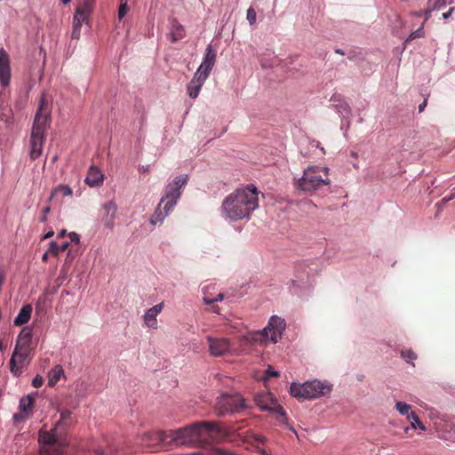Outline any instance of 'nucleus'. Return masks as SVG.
I'll list each match as a JSON object with an SVG mask.
<instances>
[{"instance_id": "obj_1", "label": "nucleus", "mask_w": 455, "mask_h": 455, "mask_svg": "<svg viewBox=\"0 0 455 455\" xmlns=\"http://www.w3.org/2000/svg\"><path fill=\"white\" fill-rule=\"evenodd\" d=\"M225 431L215 422H197L175 431L146 433L143 444L153 448L170 449L172 446H195L216 443L225 437Z\"/></svg>"}, {"instance_id": "obj_2", "label": "nucleus", "mask_w": 455, "mask_h": 455, "mask_svg": "<svg viewBox=\"0 0 455 455\" xmlns=\"http://www.w3.org/2000/svg\"><path fill=\"white\" fill-rule=\"evenodd\" d=\"M259 191L253 185L237 188L222 202L221 213L225 219L237 221L249 219L259 207Z\"/></svg>"}, {"instance_id": "obj_3", "label": "nucleus", "mask_w": 455, "mask_h": 455, "mask_svg": "<svg viewBox=\"0 0 455 455\" xmlns=\"http://www.w3.org/2000/svg\"><path fill=\"white\" fill-rule=\"evenodd\" d=\"M71 414L68 410L62 411L60 420L51 431H39L40 455H64L69 442L60 428H67L72 424Z\"/></svg>"}, {"instance_id": "obj_4", "label": "nucleus", "mask_w": 455, "mask_h": 455, "mask_svg": "<svg viewBox=\"0 0 455 455\" xmlns=\"http://www.w3.org/2000/svg\"><path fill=\"white\" fill-rule=\"evenodd\" d=\"M188 181V175H180L175 177L172 182L166 186L163 197L149 219L150 224L155 226L163 223L164 218L172 212L180 200L181 188L187 185Z\"/></svg>"}, {"instance_id": "obj_5", "label": "nucleus", "mask_w": 455, "mask_h": 455, "mask_svg": "<svg viewBox=\"0 0 455 455\" xmlns=\"http://www.w3.org/2000/svg\"><path fill=\"white\" fill-rule=\"evenodd\" d=\"M285 327L286 323L283 318L273 315L261 331L250 332L243 339L251 345L267 346L270 342L275 344L281 339Z\"/></svg>"}, {"instance_id": "obj_6", "label": "nucleus", "mask_w": 455, "mask_h": 455, "mask_svg": "<svg viewBox=\"0 0 455 455\" xmlns=\"http://www.w3.org/2000/svg\"><path fill=\"white\" fill-rule=\"evenodd\" d=\"M329 169L316 165L308 166L305 169L301 178L296 180L297 189L306 193H312L322 187L330 185Z\"/></svg>"}, {"instance_id": "obj_7", "label": "nucleus", "mask_w": 455, "mask_h": 455, "mask_svg": "<svg viewBox=\"0 0 455 455\" xmlns=\"http://www.w3.org/2000/svg\"><path fill=\"white\" fill-rule=\"evenodd\" d=\"M245 407L244 399L239 394L221 395L215 403V411L220 417L239 412Z\"/></svg>"}, {"instance_id": "obj_8", "label": "nucleus", "mask_w": 455, "mask_h": 455, "mask_svg": "<svg viewBox=\"0 0 455 455\" xmlns=\"http://www.w3.org/2000/svg\"><path fill=\"white\" fill-rule=\"evenodd\" d=\"M51 112L52 106L46 100L45 94L42 93L31 132L44 134L51 122Z\"/></svg>"}, {"instance_id": "obj_9", "label": "nucleus", "mask_w": 455, "mask_h": 455, "mask_svg": "<svg viewBox=\"0 0 455 455\" xmlns=\"http://www.w3.org/2000/svg\"><path fill=\"white\" fill-rule=\"evenodd\" d=\"M210 355L215 357L226 355H238L240 353L237 349H233L230 340L227 338H218L208 336L206 338Z\"/></svg>"}, {"instance_id": "obj_10", "label": "nucleus", "mask_w": 455, "mask_h": 455, "mask_svg": "<svg viewBox=\"0 0 455 455\" xmlns=\"http://www.w3.org/2000/svg\"><path fill=\"white\" fill-rule=\"evenodd\" d=\"M307 395L306 399H315L325 395L331 391V387L326 383L321 382L318 379L307 381Z\"/></svg>"}, {"instance_id": "obj_11", "label": "nucleus", "mask_w": 455, "mask_h": 455, "mask_svg": "<svg viewBox=\"0 0 455 455\" xmlns=\"http://www.w3.org/2000/svg\"><path fill=\"white\" fill-rule=\"evenodd\" d=\"M254 402L261 411H270L277 404L275 396L267 390L258 392L254 395Z\"/></svg>"}, {"instance_id": "obj_12", "label": "nucleus", "mask_w": 455, "mask_h": 455, "mask_svg": "<svg viewBox=\"0 0 455 455\" xmlns=\"http://www.w3.org/2000/svg\"><path fill=\"white\" fill-rule=\"evenodd\" d=\"M11 79V67L10 57L7 52L0 49V84L5 87L10 84Z\"/></svg>"}, {"instance_id": "obj_13", "label": "nucleus", "mask_w": 455, "mask_h": 455, "mask_svg": "<svg viewBox=\"0 0 455 455\" xmlns=\"http://www.w3.org/2000/svg\"><path fill=\"white\" fill-rule=\"evenodd\" d=\"M102 210L104 212L102 222L106 228L112 229L116 217L117 205L114 201H108L102 205Z\"/></svg>"}, {"instance_id": "obj_14", "label": "nucleus", "mask_w": 455, "mask_h": 455, "mask_svg": "<svg viewBox=\"0 0 455 455\" xmlns=\"http://www.w3.org/2000/svg\"><path fill=\"white\" fill-rule=\"evenodd\" d=\"M45 140L44 134H36L31 132L30 138V157L33 160L37 159L42 155L43 146Z\"/></svg>"}, {"instance_id": "obj_15", "label": "nucleus", "mask_w": 455, "mask_h": 455, "mask_svg": "<svg viewBox=\"0 0 455 455\" xmlns=\"http://www.w3.org/2000/svg\"><path fill=\"white\" fill-rule=\"evenodd\" d=\"M164 303L161 302L147 310L144 315L145 324L151 329H157V315L162 312Z\"/></svg>"}, {"instance_id": "obj_16", "label": "nucleus", "mask_w": 455, "mask_h": 455, "mask_svg": "<svg viewBox=\"0 0 455 455\" xmlns=\"http://www.w3.org/2000/svg\"><path fill=\"white\" fill-rule=\"evenodd\" d=\"M104 175L100 170L94 165L89 168L84 182L90 187H98L102 184Z\"/></svg>"}, {"instance_id": "obj_17", "label": "nucleus", "mask_w": 455, "mask_h": 455, "mask_svg": "<svg viewBox=\"0 0 455 455\" xmlns=\"http://www.w3.org/2000/svg\"><path fill=\"white\" fill-rule=\"evenodd\" d=\"M28 358V355H23L18 353L13 352L12 356L10 360V370L11 372L19 376L21 374V370L25 365L26 360Z\"/></svg>"}, {"instance_id": "obj_18", "label": "nucleus", "mask_w": 455, "mask_h": 455, "mask_svg": "<svg viewBox=\"0 0 455 455\" xmlns=\"http://www.w3.org/2000/svg\"><path fill=\"white\" fill-rule=\"evenodd\" d=\"M169 35L171 41L173 43L183 39L186 36L184 27L180 24L176 19L172 20Z\"/></svg>"}, {"instance_id": "obj_19", "label": "nucleus", "mask_w": 455, "mask_h": 455, "mask_svg": "<svg viewBox=\"0 0 455 455\" xmlns=\"http://www.w3.org/2000/svg\"><path fill=\"white\" fill-rule=\"evenodd\" d=\"M32 310L30 304L24 305L13 321L14 325L21 326L27 323L31 317Z\"/></svg>"}, {"instance_id": "obj_20", "label": "nucleus", "mask_w": 455, "mask_h": 455, "mask_svg": "<svg viewBox=\"0 0 455 455\" xmlns=\"http://www.w3.org/2000/svg\"><path fill=\"white\" fill-rule=\"evenodd\" d=\"M88 18L89 16L85 15L84 13H79L76 12L73 20V29L71 34L73 39H78L80 37L82 24L83 22L86 21Z\"/></svg>"}, {"instance_id": "obj_21", "label": "nucleus", "mask_w": 455, "mask_h": 455, "mask_svg": "<svg viewBox=\"0 0 455 455\" xmlns=\"http://www.w3.org/2000/svg\"><path fill=\"white\" fill-rule=\"evenodd\" d=\"M453 0H428L427 9L425 11L426 18L425 20H428L431 16V12L439 10L447 4H451Z\"/></svg>"}, {"instance_id": "obj_22", "label": "nucleus", "mask_w": 455, "mask_h": 455, "mask_svg": "<svg viewBox=\"0 0 455 455\" xmlns=\"http://www.w3.org/2000/svg\"><path fill=\"white\" fill-rule=\"evenodd\" d=\"M307 388V382L303 384L293 382L290 387V394L298 399H306Z\"/></svg>"}, {"instance_id": "obj_23", "label": "nucleus", "mask_w": 455, "mask_h": 455, "mask_svg": "<svg viewBox=\"0 0 455 455\" xmlns=\"http://www.w3.org/2000/svg\"><path fill=\"white\" fill-rule=\"evenodd\" d=\"M58 195H61L63 197L72 196L73 190L68 185H58L57 187L52 189L51 196L48 199V203L52 201Z\"/></svg>"}, {"instance_id": "obj_24", "label": "nucleus", "mask_w": 455, "mask_h": 455, "mask_svg": "<svg viewBox=\"0 0 455 455\" xmlns=\"http://www.w3.org/2000/svg\"><path fill=\"white\" fill-rule=\"evenodd\" d=\"M35 399L32 395H28L26 396H23L20 400V410L24 412V414L30 415L32 413V409L34 407Z\"/></svg>"}, {"instance_id": "obj_25", "label": "nucleus", "mask_w": 455, "mask_h": 455, "mask_svg": "<svg viewBox=\"0 0 455 455\" xmlns=\"http://www.w3.org/2000/svg\"><path fill=\"white\" fill-rule=\"evenodd\" d=\"M63 374V368L60 365H55L49 372L48 386L54 387Z\"/></svg>"}, {"instance_id": "obj_26", "label": "nucleus", "mask_w": 455, "mask_h": 455, "mask_svg": "<svg viewBox=\"0 0 455 455\" xmlns=\"http://www.w3.org/2000/svg\"><path fill=\"white\" fill-rule=\"evenodd\" d=\"M216 61V52L212 49V46L209 44L205 49V54L203 62L206 68L214 66Z\"/></svg>"}, {"instance_id": "obj_27", "label": "nucleus", "mask_w": 455, "mask_h": 455, "mask_svg": "<svg viewBox=\"0 0 455 455\" xmlns=\"http://www.w3.org/2000/svg\"><path fill=\"white\" fill-rule=\"evenodd\" d=\"M79 4L76 8V12L84 13L87 16H90L92 7L94 5L95 0H78Z\"/></svg>"}, {"instance_id": "obj_28", "label": "nucleus", "mask_w": 455, "mask_h": 455, "mask_svg": "<svg viewBox=\"0 0 455 455\" xmlns=\"http://www.w3.org/2000/svg\"><path fill=\"white\" fill-rule=\"evenodd\" d=\"M203 299L205 304L211 305L214 302L221 301L224 299V294L222 292H220L217 294L216 297H212V294H210V286H207L204 289Z\"/></svg>"}, {"instance_id": "obj_29", "label": "nucleus", "mask_w": 455, "mask_h": 455, "mask_svg": "<svg viewBox=\"0 0 455 455\" xmlns=\"http://www.w3.org/2000/svg\"><path fill=\"white\" fill-rule=\"evenodd\" d=\"M270 412H273L275 416V419L276 421L279 423V424H284L286 423L287 421V416H286V413L283 410V408L279 405V404H276L273 409L272 411H270Z\"/></svg>"}, {"instance_id": "obj_30", "label": "nucleus", "mask_w": 455, "mask_h": 455, "mask_svg": "<svg viewBox=\"0 0 455 455\" xmlns=\"http://www.w3.org/2000/svg\"><path fill=\"white\" fill-rule=\"evenodd\" d=\"M68 242H64L60 244H58L56 242L52 241L50 243L49 251L51 254L57 256L60 251H66L68 248Z\"/></svg>"}, {"instance_id": "obj_31", "label": "nucleus", "mask_w": 455, "mask_h": 455, "mask_svg": "<svg viewBox=\"0 0 455 455\" xmlns=\"http://www.w3.org/2000/svg\"><path fill=\"white\" fill-rule=\"evenodd\" d=\"M31 339H32V331L28 327H25L22 329V331L19 334L17 342L31 345Z\"/></svg>"}, {"instance_id": "obj_32", "label": "nucleus", "mask_w": 455, "mask_h": 455, "mask_svg": "<svg viewBox=\"0 0 455 455\" xmlns=\"http://www.w3.org/2000/svg\"><path fill=\"white\" fill-rule=\"evenodd\" d=\"M202 86L203 85H201L200 84H194V81H190V83L188 85V92L189 97L192 99H196L199 95Z\"/></svg>"}, {"instance_id": "obj_33", "label": "nucleus", "mask_w": 455, "mask_h": 455, "mask_svg": "<svg viewBox=\"0 0 455 455\" xmlns=\"http://www.w3.org/2000/svg\"><path fill=\"white\" fill-rule=\"evenodd\" d=\"M30 351H31V345L16 342V347H15V349L13 352L23 355L29 356Z\"/></svg>"}, {"instance_id": "obj_34", "label": "nucleus", "mask_w": 455, "mask_h": 455, "mask_svg": "<svg viewBox=\"0 0 455 455\" xmlns=\"http://www.w3.org/2000/svg\"><path fill=\"white\" fill-rule=\"evenodd\" d=\"M395 409L399 411L400 414L408 416V414L411 413L410 411L411 406L403 402H396Z\"/></svg>"}, {"instance_id": "obj_35", "label": "nucleus", "mask_w": 455, "mask_h": 455, "mask_svg": "<svg viewBox=\"0 0 455 455\" xmlns=\"http://www.w3.org/2000/svg\"><path fill=\"white\" fill-rule=\"evenodd\" d=\"M424 24L421 25L420 28H419L417 30L411 33V35L408 36V38L405 40V43H409L416 38H420L424 36V30H423Z\"/></svg>"}, {"instance_id": "obj_36", "label": "nucleus", "mask_w": 455, "mask_h": 455, "mask_svg": "<svg viewBox=\"0 0 455 455\" xmlns=\"http://www.w3.org/2000/svg\"><path fill=\"white\" fill-rule=\"evenodd\" d=\"M401 355L407 363H411L417 358V355L411 349L403 350Z\"/></svg>"}, {"instance_id": "obj_37", "label": "nucleus", "mask_w": 455, "mask_h": 455, "mask_svg": "<svg viewBox=\"0 0 455 455\" xmlns=\"http://www.w3.org/2000/svg\"><path fill=\"white\" fill-rule=\"evenodd\" d=\"M207 77L208 76H204V73L196 70L191 81H194V84L197 83L203 85Z\"/></svg>"}, {"instance_id": "obj_38", "label": "nucleus", "mask_w": 455, "mask_h": 455, "mask_svg": "<svg viewBox=\"0 0 455 455\" xmlns=\"http://www.w3.org/2000/svg\"><path fill=\"white\" fill-rule=\"evenodd\" d=\"M129 11V7L127 5V3H123L120 4V7H119V10H118V18L119 20H122L125 15L126 13L128 12Z\"/></svg>"}, {"instance_id": "obj_39", "label": "nucleus", "mask_w": 455, "mask_h": 455, "mask_svg": "<svg viewBox=\"0 0 455 455\" xmlns=\"http://www.w3.org/2000/svg\"><path fill=\"white\" fill-rule=\"evenodd\" d=\"M247 20L250 24H253L256 21V12L252 7L247 10Z\"/></svg>"}, {"instance_id": "obj_40", "label": "nucleus", "mask_w": 455, "mask_h": 455, "mask_svg": "<svg viewBox=\"0 0 455 455\" xmlns=\"http://www.w3.org/2000/svg\"><path fill=\"white\" fill-rule=\"evenodd\" d=\"M51 210H52V208L49 204H47L45 207H44V209L42 210V215L39 219L41 222H44V223L46 222L47 216L50 213Z\"/></svg>"}, {"instance_id": "obj_41", "label": "nucleus", "mask_w": 455, "mask_h": 455, "mask_svg": "<svg viewBox=\"0 0 455 455\" xmlns=\"http://www.w3.org/2000/svg\"><path fill=\"white\" fill-rule=\"evenodd\" d=\"M274 377H279V372L275 371V369L271 366H268L266 371V378H274Z\"/></svg>"}, {"instance_id": "obj_42", "label": "nucleus", "mask_w": 455, "mask_h": 455, "mask_svg": "<svg viewBox=\"0 0 455 455\" xmlns=\"http://www.w3.org/2000/svg\"><path fill=\"white\" fill-rule=\"evenodd\" d=\"M212 69V67L206 68V66H204V63L202 62V64L197 68V71H200V72L204 73V76H209Z\"/></svg>"}, {"instance_id": "obj_43", "label": "nucleus", "mask_w": 455, "mask_h": 455, "mask_svg": "<svg viewBox=\"0 0 455 455\" xmlns=\"http://www.w3.org/2000/svg\"><path fill=\"white\" fill-rule=\"evenodd\" d=\"M44 383V379L41 376H36L32 381V385L35 387H40Z\"/></svg>"}, {"instance_id": "obj_44", "label": "nucleus", "mask_w": 455, "mask_h": 455, "mask_svg": "<svg viewBox=\"0 0 455 455\" xmlns=\"http://www.w3.org/2000/svg\"><path fill=\"white\" fill-rule=\"evenodd\" d=\"M29 415L28 414H24V412H22L21 411L19 412V413H15L13 415V419L15 422H20L23 419H25L27 417H28Z\"/></svg>"}, {"instance_id": "obj_45", "label": "nucleus", "mask_w": 455, "mask_h": 455, "mask_svg": "<svg viewBox=\"0 0 455 455\" xmlns=\"http://www.w3.org/2000/svg\"><path fill=\"white\" fill-rule=\"evenodd\" d=\"M411 427L412 429L419 428L421 430H425V426L422 424V422L419 419V422L411 421Z\"/></svg>"}, {"instance_id": "obj_46", "label": "nucleus", "mask_w": 455, "mask_h": 455, "mask_svg": "<svg viewBox=\"0 0 455 455\" xmlns=\"http://www.w3.org/2000/svg\"><path fill=\"white\" fill-rule=\"evenodd\" d=\"M407 420L410 423H411V421H414V420H415V422H419V417L415 412L411 411V413L408 414V416H407Z\"/></svg>"}, {"instance_id": "obj_47", "label": "nucleus", "mask_w": 455, "mask_h": 455, "mask_svg": "<svg viewBox=\"0 0 455 455\" xmlns=\"http://www.w3.org/2000/svg\"><path fill=\"white\" fill-rule=\"evenodd\" d=\"M69 238L72 242L76 243H78L79 241H80V237H79V235L75 233V232H71L69 233Z\"/></svg>"}, {"instance_id": "obj_48", "label": "nucleus", "mask_w": 455, "mask_h": 455, "mask_svg": "<svg viewBox=\"0 0 455 455\" xmlns=\"http://www.w3.org/2000/svg\"><path fill=\"white\" fill-rule=\"evenodd\" d=\"M454 11H455V7H451L447 12L443 13V18L444 20L449 19Z\"/></svg>"}, {"instance_id": "obj_49", "label": "nucleus", "mask_w": 455, "mask_h": 455, "mask_svg": "<svg viewBox=\"0 0 455 455\" xmlns=\"http://www.w3.org/2000/svg\"><path fill=\"white\" fill-rule=\"evenodd\" d=\"M453 198H455V193H452L450 196H447V197H444L441 200V204H447L449 201L452 200Z\"/></svg>"}, {"instance_id": "obj_50", "label": "nucleus", "mask_w": 455, "mask_h": 455, "mask_svg": "<svg viewBox=\"0 0 455 455\" xmlns=\"http://www.w3.org/2000/svg\"><path fill=\"white\" fill-rule=\"evenodd\" d=\"M427 106V100H425L419 106V111L422 112Z\"/></svg>"}, {"instance_id": "obj_51", "label": "nucleus", "mask_w": 455, "mask_h": 455, "mask_svg": "<svg viewBox=\"0 0 455 455\" xmlns=\"http://www.w3.org/2000/svg\"><path fill=\"white\" fill-rule=\"evenodd\" d=\"M53 235H54V232H53L52 230H51V231L47 232V233L44 235V239L50 238V237L53 236Z\"/></svg>"}, {"instance_id": "obj_52", "label": "nucleus", "mask_w": 455, "mask_h": 455, "mask_svg": "<svg viewBox=\"0 0 455 455\" xmlns=\"http://www.w3.org/2000/svg\"><path fill=\"white\" fill-rule=\"evenodd\" d=\"M51 252L49 251V250L44 253L43 257H42V260L43 261H46L48 259V255L50 254Z\"/></svg>"}, {"instance_id": "obj_53", "label": "nucleus", "mask_w": 455, "mask_h": 455, "mask_svg": "<svg viewBox=\"0 0 455 455\" xmlns=\"http://www.w3.org/2000/svg\"><path fill=\"white\" fill-rule=\"evenodd\" d=\"M311 147H312V148H314V147H315V148H320V143H319L318 141H316V140H313V141L311 142Z\"/></svg>"}, {"instance_id": "obj_54", "label": "nucleus", "mask_w": 455, "mask_h": 455, "mask_svg": "<svg viewBox=\"0 0 455 455\" xmlns=\"http://www.w3.org/2000/svg\"><path fill=\"white\" fill-rule=\"evenodd\" d=\"M67 231L65 229H62L59 234H58V237H64L65 235H66Z\"/></svg>"}, {"instance_id": "obj_55", "label": "nucleus", "mask_w": 455, "mask_h": 455, "mask_svg": "<svg viewBox=\"0 0 455 455\" xmlns=\"http://www.w3.org/2000/svg\"><path fill=\"white\" fill-rule=\"evenodd\" d=\"M335 52L338 53V54H340V55H344L345 54L344 52L341 49H336Z\"/></svg>"}, {"instance_id": "obj_56", "label": "nucleus", "mask_w": 455, "mask_h": 455, "mask_svg": "<svg viewBox=\"0 0 455 455\" xmlns=\"http://www.w3.org/2000/svg\"><path fill=\"white\" fill-rule=\"evenodd\" d=\"M212 309H213V311H214L215 313H219V307H215V306H214V307H212Z\"/></svg>"}, {"instance_id": "obj_57", "label": "nucleus", "mask_w": 455, "mask_h": 455, "mask_svg": "<svg viewBox=\"0 0 455 455\" xmlns=\"http://www.w3.org/2000/svg\"><path fill=\"white\" fill-rule=\"evenodd\" d=\"M71 0H61V2L64 4H67L68 3H70Z\"/></svg>"}, {"instance_id": "obj_58", "label": "nucleus", "mask_w": 455, "mask_h": 455, "mask_svg": "<svg viewBox=\"0 0 455 455\" xmlns=\"http://www.w3.org/2000/svg\"><path fill=\"white\" fill-rule=\"evenodd\" d=\"M345 108H346V110H347V112L350 111L349 106L346 105Z\"/></svg>"}, {"instance_id": "obj_59", "label": "nucleus", "mask_w": 455, "mask_h": 455, "mask_svg": "<svg viewBox=\"0 0 455 455\" xmlns=\"http://www.w3.org/2000/svg\"><path fill=\"white\" fill-rule=\"evenodd\" d=\"M321 151L323 152V154H325V151H324L323 148H321Z\"/></svg>"}, {"instance_id": "obj_60", "label": "nucleus", "mask_w": 455, "mask_h": 455, "mask_svg": "<svg viewBox=\"0 0 455 455\" xmlns=\"http://www.w3.org/2000/svg\"><path fill=\"white\" fill-rule=\"evenodd\" d=\"M453 190H455V188H453Z\"/></svg>"}]
</instances>
